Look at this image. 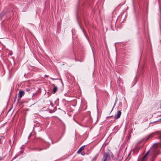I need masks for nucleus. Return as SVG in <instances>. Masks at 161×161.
Masks as SVG:
<instances>
[{
  "instance_id": "4468645a",
  "label": "nucleus",
  "mask_w": 161,
  "mask_h": 161,
  "mask_svg": "<svg viewBox=\"0 0 161 161\" xmlns=\"http://www.w3.org/2000/svg\"><path fill=\"white\" fill-rule=\"evenodd\" d=\"M115 161H121V160L120 159L117 158L116 159Z\"/></svg>"
},
{
  "instance_id": "aec40b11",
  "label": "nucleus",
  "mask_w": 161,
  "mask_h": 161,
  "mask_svg": "<svg viewBox=\"0 0 161 161\" xmlns=\"http://www.w3.org/2000/svg\"><path fill=\"white\" fill-rule=\"evenodd\" d=\"M50 79H51V80H56V79H53V78H50Z\"/></svg>"
},
{
  "instance_id": "f3484780",
  "label": "nucleus",
  "mask_w": 161,
  "mask_h": 161,
  "mask_svg": "<svg viewBox=\"0 0 161 161\" xmlns=\"http://www.w3.org/2000/svg\"><path fill=\"white\" fill-rule=\"evenodd\" d=\"M44 77H48V75H44Z\"/></svg>"
},
{
  "instance_id": "6e6552de",
  "label": "nucleus",
  "mask_w": 161,
  "mask_h": 161,
  "mask_svg": "<svg viewBox=\"0 0 161 161\" xmlns=\"http://www.w3.org/2000/svg\"><path fill=\"white\" fill-rule=\"evenodd\" d=\"M33 149L35 150H36L37 151H40L43 150L42 148H39L38 147H35L33 148Z\"/></svg>"
},
{
  "instance_id": "4be33fe9",
  "label": "nucleus",
  "mask_w": 161,
  "mask_h": 161,
  "mask_svg": "<svg viewBox=\"0 0 161 161\" xmlns=\"http://www.w3.org/2000/svg\"><path fill=\"white\" fill-rule=\"evenodd\" d=\"M16 97H16H16H15V98H14V101H15V100H16Z\"/></svg>"
},
{
  "instance_id": "ddd939ff",
  "label": "nucleus",
  "mask_w": 161,
  "mask_h": 161,
  "mask_svg": "<svg viewBox=\"0 0 161 161\" xmlns=\"http://www.w3.org/2000/svg\"><path fill=\"white\" fill-rule=\"evenodd\" d=\"M81 154L82 155H84L85 154V153L84 152H82L81 153Z\"/></svg>"
},
{
  "instance_id": "2eb2a0df",
  "label": "nucleus",
  "mask_w": 161,
  "mask_h": 161,
  "mask_svg": "<svg viewBox=\"0 0 161 161\" xmlns=\"http://www.w3.org/2000/svg\"><path fill=\"white\" fill-rule=\"evenodd\" d=\"M36 93H33V94H32V98H33V96L35 95H36Z\"/></svg>"
},
{
  "instance_id": "39448f33",
  "label": "nucleus",
  "mask_w": 161,
  "mask_h": 161,
  "mask_svg": "<svg viewBox=\"0 0 161 161\" xmlns=\"http://www.w3.org/2000/svg\"><path fill=\"white\" fill-rule=\"evenodd\" d=\"M121 114V112L119 110L117 112V114L115 115L114 118L115 119H118L120 118Z\"/></svg>"
},
{
  "instance_id": "a211bd4d",
  "label": "nucleus",
  "mask_w": 161,
  "mask_h": 161,
  "mask_svg": "<svg viewBox=\"0 0 161 161\" xmlns=\"http://www.w3.org/2000/svg\"><path fill=\"white\" fill-rule=\"evenodd\" d=\"M115 104H116V103H114V107H113V108H112V110H113V108H114V106H115Z\"/></svg>"
},
{
  "instance_id": "f03ea898",
  "label": "nucleus",
  "mask_w": 161,
  "mask_h": 161,
  "mask_svg": "<svg viewBox=\"0 0 161 161\" xmlns=\"http://www.w3.org/2000/svg\"><path fill=\"white\" fill-rule=\"evenodd\" d=\"M110 156L113 158H114V155L111 151L105 153L103 155L101 161H109L111 158Z\"/></svg>"
},
{
  "instance_id": "7ed1b4c3",
  "label": "nucleus",
  "mask_w": 161,
  "mask_h": 161,
  "mask_svg": "<svg viewBox=\"0 0 161 161\" xmlns=\"http://www.w3.org/2000/svg\"><path fill=\"white\" fill-rule=\"evenodd\" d=\"M149 151L148 150L144 155L143 157H142L141 161H147L148 158V155H149Z\"/></svg>"
},
{
  "instance_id": "6ab92c4d",
  "label": "nucleus",
  "mask_w": 161,
  "mask_h": 161,
  "mask_svg": "<svg viewBox=\"0 0 161 161\" xmlns=\"http://www.w3.org/2000/svg\"><path fill=\"white\" fill-rule=\"evenodd\" d=\"M30 89L29 88L27 89H26V90H27V91H30Z\"/></svg>"
},
{
  "instance_id": "423d86ee",
  "label": "nucleus",
  "mask_w": 161,
  "mask_h": 161,
  "mask_svg": "<svg viewBox=\"0 0 161 161\" xmlns=\"http://www.w3.org/2000/svg\"><path fill=\"white\" fill-rule=\"evenodd\" d=\"M54 86V88L53 90V94L55 93L58 90V87L57 86H55L54 84L53 85Z\"/></svg>"
},
{
  "instance_id": "9d476101",
  "label": "nucleus",
  "mask_w": 161,
  "mask_h": 161,
  "mask_svg": "<svg viewBox=\"0 0 161 161\" xmlns=\"http://www.w3.org/2000/svg\"><path fill=\"white\" fill-rule=\"evenodd\" d=\"M5 14V13H4V12H2L0 14V18L1 19L3 16Z\"/></svg>"
},
{
  "instance_id": "9b49d317",
  "label": "nucleus",
  "mask_w": 161,
  "mask_h": 161,
  "mask_svg": "<svg viewBox=\"0 0 161 161\" xmlns=\"http://www.w3.org/2000/svg\"><path fill=\"white\" fill-rule=\"evenodd\" d=\"M62 137H60V138L58 140H57V141H55V142H53V141H52V144H53L55 143H56L57 142H58L59 141L60 139H61Z\"/></svg>"
},
{
  "instance_id": "412c9836",
  "label": "nucleus",
  "mask_w": 161,
  "mask_h": 161,
  "mask_svg": "<svg viewBox=\"0 0 161 161\" xmlns=\"http://www.w3.org/2000/svg\"><path fill=\"white\" fill-rule=\"evenodd\" d=\"M31 161H37V160H36V159H34L33 160H32Z\"/></svg>"
},
{
  "instance_id": "f8f14e48",
  "label": "nucleus",
  "mask_w": 161,
  "mask_h": 161,
  "mask_svg": "<svg viewBox=\"0 0 161 161\" xmlns=\"http://www.w3.org/2000/svg\"><path fill=\"white\" fill-rule=\"evenodd\" d=\"M56 110V109L53 111L52 110H49V112L50 113H52L53 112H55V111Z\"/></svg>"
},
{
  "instance_id": "b1692460",
  "label": "nucleus",
  "mask_w": 161,
  "mask_h": 161,
  "mask_svg": "<svg viewBox=\"0 0 161 161\" xmlns=\"http://www.w3.org/2000/svg\"><path fill=\"white\" fill-rule=\"evenodd\" d=\"M58 109H60V108H58Z\"/></svg>"
},
{
  "instance_id": "1a4fd4ad",
  "label": "nucleus",
  "mask_w": 161,
  "mask_h": 161,
  "mask_svg": "<svg viewBox=\"0 0 161 161\" xmlns=\"http://www.w3.org/2000/svg\"><path fill=\"white\" fill-rule=\"evenodd\" d=\"M98 155H96L92 159V161H94L97 159V158L98 157Z\"/></svg>"
},
{
  "instance_id": "dca6fc26",
  "label": "nucleus",
  "mask_w": 161,
  "mask_h": 161,
  "mask_svg": "<svg viewBox=\"0 0 161 161\" xmlns=\"http://www.w3.org/2000/svg\"><path fill=\"white\" fill-rule=\"evenodd\" d=\"M50 104H51V105L52 106V107H53V103H52V102H50Z\"/></svg>"
},
{
  "instance_id": "f257e3e1",
  "label": "nucleus",
  "mask_w": 161,
  "mask_h": 161,
  "mask_svg": "<svg viewBox=\"0 0 161 161\" xmlns=\"http://www.w3.org/2000/svg\"><path fill=\"white\" fill-rule=\"evenodd\" d=\"M161 146L156 144L152 147L149 150V155L151 157L150 161H154L157 156L160 154L159 151Z\"/></svg>"
},
{
  "instance_id": "20e7f679",
  "label": "nucleus",
  "mask_w": 161,
  "mask_h": 161,
  "mask_svg": "<svg viewBox=\"0 0 161 161\" xmlns=\"http://www.w3.org/2000/svg\"><path fill=\"white\" fill-rule=\"evenodd\" d=\"M25 92L24 91L22 90H20L19 92V98H21L23 96H24L25 95Z\"/></svg>"
},
{
  "instance_id": "0eeeda50",
  "label": "nucleus",
  "mask_w": 161,
  "mask_h": 161,
  "mask_svg": "<svg viewBox=\"0 0 161 161\" xmlns=\"http://www.w3.org/2000/svg\"><path fill=\"white\" fill-rule=\"evenodd\" d=\"M85 146H83L81 147L78 151L77 153H79L80 152L83 150L84 149Z\"/></svg>"
},
{
  "instance_id": "5701e85b",
  "label": "nucleus",
  "mask_w": 161,
  "mask_h": 161,
  "mask_svg": "<svg viewBox=\"0 0 161 161\" xmlns=\"http://www.w3.org/2000/svg\"><path fill=\"white\" fill-rule=\"evenodd\" d=\"M159 120H161V118L159 119Z\"/></svg>"
}]
</instances>
